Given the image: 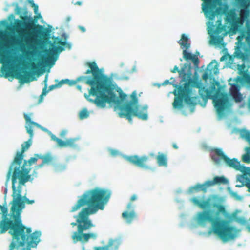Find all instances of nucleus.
Masks as SVG:
<instances>
[{
    "label": "nucleus",
    "instance_id": "obj_1",
    "mask_svg": "<svg viewBox=\"0 0 250 250\" xmlns=\"http://www.w3.org/2000/svg\"><path fill=\"white\" fill-rule=\"evenodd\" d=\"M110 196L111 192L109 190L96 188L86 191L72 208L70 211L73 212L84 206H88V207L83 208L78 215L74 217L76 219V222L71 223L73 227L77 226V231L74 232L71 237L74 243L79 241L85 243L90 238H96V234L84 233L83 231L93 226L89 219V216L96 213L99 210H103Z\"/></svg>",
    "mask_w": 250,
    "mask_h": 250
},
{
    "label": "nucleus",
    "instance_id": "obj_2",
    "mask_svg": "<svg viewBox=\"0 0 250 250\" xmlns=\"http://www.w3.org/2000/svg\"><path fill=\"white\" fill-rule=\"evenodd\" d=\"M86 65L89 69L85 73L92 74V78L81 76L78 80L86 79V84L91 86L89 94L85 95L89 101L100 108H104L107 103L120 105L126 101L127 95L121 88L115 89L113 87L110 78L103 74L95 62H87Z\"/></svg>",
    "mask_w": 250,
    "mask_h": 250
},
{
    "label": "nucleus",
    "instance_id": "obj_3",
    "mask_svg": "<svg viewBox=\"0 0 250 250\" xmlns=\"http://www.w3.org/2000/svg\"><path fill=\"white\" fill-rule=\"evenodd\" d=\"M13 192V190H12ZM13 200L11 208L10 218L6 216L8 209L6 206L0 205V209L4 216L0 223L1 233L9 231L8 233L12 236V242L10 244V250L16 247H23L27 244L28 249L36 247L40 241L41 233L40 231H35L32 233L30 228L26 227L22 223L21 213L22 209H16L14 212L12 210L14 204V197L12 193Z\"/></svg>",
    "mask_w": 250,
    "mask_h": 250
},
{
    "label": "nucleus",
    "instance_id": "obj_4",
    "mask_svg": "<svg viewBox=\"0 0 250 250\" xmlns=\"http://www.w3.org/2000/svg\"><path fill=\"white\" fill-rule=\"evenodd\" d=\"M40 154H35L33 157L30 158L28 160H24L21 167L22 162L13 161L9 167L7 177L11 175L12 189L13 190L14 197V204L12 210L13 211L19 210L18 212L24 207V204L21 201L22 187L26 182H32L34 179L37 177L38 173L34 170L31 174H29L31 168L27 167L37 163L38 159H40Z\"/></svg>",
    "mask_w": 250,
    "mask_h": 250
},
{
    "label": "nucleus",
    "instance_id": "obj_5",
    "mask_svg": "<svg viewBox=\"0 0 250 250\" xmlns=\"http://www.w3.org/2000/svg\"><path fill=\"white\" fill-rule=\"evenodd\" d=\"M196 221L202 226H205L207 222L211 223L213 232L223 240L232 239L236 236L237 231L235 227L229 226L227 220L212 216L209 210L198 212Z\"/></svg>",
    "mask_w": 250,
    "mask_h": 250
},
{
    "label": "nucleus",
    "instance_id": "obj_6",
    "mask_svg": "<svg viewBox=\"0 0 250 250\" xmlns=\"http://www.w3.org/2000/svg\"><path fill=\"white\" fill-rule=\"evenodd\" d=\"M21 20L16 21V32L18 33L20 39H16L15 37H11V40L13 43L20 46L21 49L25 48V45L29 47L34 40V35L31 31L35 29L36 26L34 21L27 16H21Z\"/></svg>",
    "mask_w": 250,
    "mask_h": 250
},
{
    "label": "nucleus",
    "instance_id": "obj_7",
    "mask_svg": "<svg viewBox=\"0 0 250 250\" xmlns=\"http://www.w3.org/2000/svg\"><path fill=\"white\" fill-rule=\"evenodd\" d=\"M130 97L131 101L120 106L119 117L125 118L130 123H132L133 116L137 117L142 120H146L148 119L147 106L141 107L138 104V98L136 91H133Z\"/></svg>",
    "mask_w": 250,
    "mask_h": 250
},
{
    "label": "nucleus",
    "instance_id": "obj_8",
    "mask_svg": "<svg viewBox=\"0 0 250 250\" xmlns=\"http://www.w3.org/2000/svg\"><path fill=\"white\" fill-rule=\"evenodd\" d=\"M212 152L213 154L211 155V158L216 164H219L221 160H223L228 166L243 173V175H240L238 178L239 181H241V179L245 178L246 176L250 175V168L241 166L237 159H230L226 156L222 150L219 148L214 149Z\"/></svg>",
    "mask_w": 250,
    "mask_h": 250
},
{
    "label": "nucleus",
    "instance_id": "obj_9",
    "mask_svg": "<svg viewBox=\"0 0 250 250\" xmlns=\"http://www.w3.org/2000/svg\"><path fill=\"white\" fill-rule=\"evenodd\" d=\"M192 92L191 89L189 87V83H184L183 86H179L178 87L177 93L175 90L173 93L177 95L173 103V106L174 108H181L183 106V101L188 105H195L196 97H191Z\"/></svg>",
    "mask_w": 250,
    "mask_h": 250
},
{
    "label": "nucleus",
    "instance_id": "obj_10",
    "mask_svg": "<svg viewBox=\"0 0 250 250\" xmlns=\"http://www.w3.org/2000/svg\"><path fill=\"white\" fill-rule=\"evenodd\" d=\"M24 117L27 125L25 126V128L27 132L30 135V138L26 142H24L21 144V149L20 152H17L16 156L13 161L16 162H22L24 158V153L32 145V139L33 136V127L35 126L39 128H41V125L36 122L31 121L30 116L27 114H24Z\"/></svg>",
    "mask_w": 250,
    "mask_h": 250
},
{
    "label": "nucleus",
    "instance_id": "obj_11",
    "mask_svg": "<svg viewBox=\"0 0 250 250\" xmlns=\"http://www.w3.org/2000/svg\"><path fill=\"white\" fill-rule=\"evenodd\" d=\"M190 73L188 74V77L187 78V80L184 81L186 82L185 83H189V87H190L191 85L193 87L198 88L199 95L204 100L212 98L213 97V91L215 89V86H211V89L207 88L205 86H202L201 82L191 79L190 78ZM190 88L191 89V88Z\"/></svg>",
    "mask_w": 250,
    "mask_h": 250
},
{
    "label": "nucleus",
    "instance_id": "obj_12",
    "mask_svg": "<svg viewBox=\"0 0 250 250\" xmlns=\"http://www.w3.org/2000/svg\"><path fill=\"white\" fill-rule=\"evenodd\" d=\"M190 201L202 209L210 208L211 206L216 208L217 209L216 215H218L220 213L225 215L227 213L224 205L217 203L211 204L210 198H208L206 200H201L197 197H193L190 199Z\"/></svg>",
    "mask_w": 250,
    "mask_h": 250
},
{
    "label": "nucleus",
    "instance_id": "obj_13",
    "mask_svg": "<svg viewBox=\"0 0 250 250\" xmlns=\"http://www.w3.org/2000/svg\"><path fill=\"white\" fill-rule=\"evenodd\" d=\"M126 160L139 167L145 169H153L152 167L146 165V164L151 161L149 156H143L140 157L137 155H133L127 157Z\"/></svg>",
    "mask_w": 250,
    "mask_h": 250
},
{
    "label": "nucleus",
    "instance_id": "obj_14",
    "mask_svg": "<svg viewBox=\"0 0 250 250\" xmlns=\"http://www.w3.org/2000/svg\"><path fill=\"white\" fill-rule=\"evenodd\" d=\"M214 106L219 114H222L227 107L229 103L227 94L221 93L220 95L216 96L213 99Z\"/></svg>",
    "mask_w": 250,
    "mask_h": 250
},
{
    "label": "nucleus",
    "instance_id": "obj_15",
    "mask_svg": "<svg viewBox=\"0 0 250 250\" xmlns=\"http://www.w3.org/2000/svg\"><path fill=\"white\" fill-rule=\"evenodd\" d=\"M235 1L243 8L240 10V17L246 20L249 17L250 14V10L247 8L250 4V0H235Z\"/></svg>",
    "mask_w": 250,
    "mask_h": 250
},
{
    "label": "nucleus",
    "instance_id": "obj_16",
    "mask_svg": "<svg viewBox=\"0 0 250 250\" xmlns=\"http://www.w3.org/2000/svg\"><path fill=\"white\" fill-rule=\"evenodd\" d=\"M64 48L63 46H53L48 50H45V53L47 55V60L48 61L53 60L56 61V59L54 58V56H57L58 54L63 51Z\"/></svg>",
    "mask_w": 250,
    "mask_h": 250
},
{
    "label": "nucleus",
    "instance_id": "obj_17",
    "mask_svg": "<svg viewBox=\"0 0 250 250\" xmlns=\"http://www.w3.org/2000/svg\"><path fill=\"white\" fill-rule=\"evenodd\" d=\"M23 74L21 73H17L16 74V77L19 80L21 83H24L33 80V79H30L32 74L30 71L25 70L23 71Z\"/></svg>",
    "mask_w": 250,
    "mask_h": 250
},
{
    "label": "nucleus",
    "instance_id": "obj_18",
    "mask_svg": "<svg viewBox=\"0 0 250 250\" xmlns=\"http://www.w3.org/2000/svg\"><path fill=\"white\" fill-rule=\"evenodd\" d=\"M122 244V240L120 238L109 239L106 246L109 250H118L119 247Z\"/></svg>",
    "mask_w": 250,
    "mask_h": 250
},
{
    "label": "nucleus",
    "instance_id": "obj_19",
    "mask_svg": "<svg viewBox=\"0 0 250 250\" xmlns=\"http://www.w3.org/2000/svg\"><path fill=\"white\" fill-rule=\"evenodd\" d=\"M225 21L227 23H229L231 26L236 20L237 15L234 9H230L225 14Z\"/></svg>",
    "mask_w": 250,
    "mask_h": 250
},
{
    "label": "nucleus",
    "instance_id": "obj_20",
    "mask_svg": "<svg viewBox=\"0 0 250 250\" xmlns=\"http://www.w3.org/2000/svg\"><path fill=\"white\" fill-rule=\"evenodd\" d=\"M188 66V65L187 64H185L184 66L181 68L180 70L179 69L178 67L175 65L173 69L171 70L172 73H175L178 72L179 73L180 77L182 78V81L184 82L186 81V78L188 77V74L186 72V68Z\"/></svg>",
    "mask_w": 250,
    "mask_h": 250
},
{
    "label": "nucleus",
    "instance_id": "obj_21",
    "mask_svg": "<svg viewBox=\"0 0 250 250\" xmlns=\"http://www.w3.org/2000/svg\"><path fill=\"white\" fill-rule=\"evenodd\" d=\"M238 86L234 84L231 85L229 89V94L232 96L236 102H240L242 100L241 95L238 93Z\"/></svg>",
    "mask_w": 250,
    "mask_h": 250
},
{
    "label": "nucleus",
    "instance_id": "obj_22",
    "mask_svg": "<svg viewBox=\"0 0 250 250\" xmlns=\"http://www.w3.org/2000/svg\"><path fill=\"white\" fill-rule=\"evenodd\" d=\"M178 43L183 49H188L190 46L188 38L185 34L182 35L181 39L178 41Z\"/></svg>",
    "mask_w": 250,
    "mask_h": 250
},
{
    "label": "nucleus",
    "instance_id": "obj_23",
    "mask_svg": "<svg viewBox=\"0 0 250 250\" xmlns=\"http://www.w3.org/2000/svg\"><path fill=\"white\" fill-rule=\"evenodd\" d=\"M122 217L128 223H131L136 217V214L134 210L130 211H125L122 214Z\"/></svg>",
    "mask_w": 250,
    "mask_h": 250
},
{
    "label": "nucleus",
    "instance_id": "obj_24",
    "mask_svg": "<svg viewBox=\"0 0 250 250\" xmlns=\"http://www.w3.org/2000/svg\"><path fill=\"white\" fill-rule=\"evenodd\" d=\"M157 162L159 166L167 167V157L165 154L159 152L156 156Z\"/></svg>",
    "mask_w": 250,
    "mask_h": 250
},
{
    "label": "nucleus",
    "instance_id": "obj_25",
    "mask_svg": "<svg viewBox=\"0 0 250 250\" xmlns=\"http://www.w3.org/2000/svg\"><path fill=\"white\" fill-rule=\"evenodd\" d=\"M228 182L227 179L224 176H215L212 181H207V184L210 186H213L216 184H226Z\"/></svg>",
    "mask_w": 250,
    "mask_h": 250
},
{
    "label": "nucleus",
    "instance_id": "obj_26",
    "mask_svg": "<svg viewBox=\"0 0 250 250\" xmlns=\"http://www.w3.org/2000/svg\"><path fill=\"white\" fill-rule=\"evenodd\" d=\"M209 187H210V186L208 185V184H207V181H206L203 184H196L194 187H192L191 188L190 191L191 192H193L194 190L202 191L204 192H206L207 191V188Z\"/></svg>",
    "mask_w": 250,
    "mask_h": 250
},
{
    "label": "nucleus",
    "instance_id": "obj_27",
    "mask_svg": "<svg viewBox=\"0 0 250 250\" xmlns=\"http://www.w3.org/2000/svg\"><path fill=\"white\" fill-rule=\"evenodd\" d=\"M245 19L241 17H237L234 22H233L231 27L234 32L238 30L239 27H241L244 24Z\"/></svg>",
    "mask_w": 250,
    "mask_h": 250
},
{
    "label": "nucleus",
    "instance_id": "obj_28",
    "mask_svg": "<svg viewBox=\"0 0 250 250\" xmlns=\"http://www.w3.org/2000/svg\"><path fill=\"white\" fill-rule=\"evenodd\" d=\"M79 139L78 138H69L66 140L67 147L72 148H77L79 145L77 143Z\"/></svg>",
    "mask_w": 250,
    "mask_h": 250
},
{
    "label": "nucleus",
    "instance_id": "obj_29",
    "mask_svg": "<svg viewBox=\"0 0 250 250\" xmlns=\"http://www.w3.org/2000/svg\"><path fill=\"white\" fill-rule=\"evenodd\" d=\"M50 137L51 138V140L55 141L57 143V145L59 147L62 148L67 147L66 140L63 141L60 139H59L55 135L53 134H52L50 135Z\"/></svg>",
    "mask_w": 250,
    "mask_h": 250
},
{
    "label": "nucleus",
    "instance_id": "obj_30",
    "mask_svg": "<svg viewBox=\"0 0 250 250\" xmlns=\"http://www.w3.org/2000/svg\"><path fill=\"white\" fill-rule=\"evenodd\" d=\"M240 137L248 143H250V131L243 129L239 131Z\"/></svg>",
    "mask_w": 250,
    "mask_h": 250
},
{
    "label": "nucleus",
    "instance_id": "obj_31",
    "mask_svg": "<svg viewBox=\"0 0 250 250\" xmlns=\"http://www.w3.org/2000/svg\"><path fill=\"white\" fill-rule=\"evenodd\" d=\"M64 84H67L69 85H73L76 84V81H71L69 79H64L60 81L58 83H56L57 87H60Z\"/></svg>",
    "mask_w": 250,
    "mask_h": 250
},
{
    "label": "nucleus",
    "instance_id": "obj_32",
    "mask_svg": "<svg viewBox=\"0 0 250 250\" xmlns=\"http://www.w3.org/2000/svg\"><path fill=\"white\" fill-rule=\"evenodd\" d=\"M40 156L41 157L40 159H42V161L45 164H49L53 160L52 157L49 154H47L45 155H42L40 154Z\"/></svg>",
    "mask_w": 250,
    "mask_h": 250
},
{
    "label": "nucleus",
    "instance_id": "obj_33",
    "mask_svg": "<svg viewBox=\"0 0 250 250\" xmlns=\"http://www.w3.org/2000/svg\"><path fill=\"white\" fill-rule=\"evenodd\" d=\"M88 116L89 112L86 109L82 110L79 113V118L81 120L87 118Z\"/></svg>",
    "mask_w": 250,
    "mask_h": 250
},
{
    "label": "nucleus",
    "instance_id": "obj_34",
    "mask_svg": "<svg viewBox=\"0 0 250 250\" xmlns=\"http://www.w3.org/2000/svg\"><path fill=\"white\" fill-rule=\"evenodd\" d=\"M186 50L187 49H185L183 51V58L186 60H191L194 55H192L191 53L188 52Z\"/></svg>",
    "mask_w": 250,
    "mask_h": 250
},
{
    "label": "nucleus",
    "instance_id": "obj_35",
    "mask_svg": "<svg viewBox=\"0 0 250 250\" xmlns=\"http://www.w3.org/2000/svg\"><path fill=\"white\" fill-rule=\"evenodd\" d=\"M241 182H245V185L248 188V190L250 192V175H248V176H246L245 178H244L243 179H241Z\"/></svg>",
    "mask_w": 250,
    "mask_h": 250
},
{
    "label": "nucleus",
    "instance_id": "obj_36",
    "mask_svg": "<svg viewBox=\"0 0 250 250\" xmlns=\"http://www.w3.org/2000/svg\"><path fill=\"white\" fill-rule=\"evenodd\" d=\"M246 68L245 65L244 64H243L242 65H238V70L239 71V74L241 76L244 75V73H247V71L245 70Z\"/></svg>",
    "mask_w": 250,
    "mask_h": 250
},
{
    "label": "nucleus",
    "instance_id": "obj_37",
    "mask_svg": "<svg viewBox=\"0 0 250 250\" xmlns=\"http://www.w3.org/2000/svg\"><path fill=\"white\" fill-rule=\"evenodd\" d=\"M47 80H48V76L46 75V76H45V78L44 79V80L43 81L44 83L45 86H44V87L43 89V91L42 92V94L40 95V102L42 101V96L43 95H45L46 93H47L46 88H47Z\"/></svg>",
    "mask_w": 250,
    "mask_h": 250
},
{
    "label": "nucleus",
    "instance_id": "obj_38",
    "mask_svg": "<svg viewBox=\"0 0 250 250\" xmlns=\"http://www.w3.org/2000/svg\"><path fill=\"white\" fill-rule=\"evenodd\" d=\"M244 74V75L242 76L243 81L250 86V75L247 73Z\"/></svg>",
    "mask_w": 250,
    "mask_h": 250
},
{
    "label": "nucleus",
    "instance_id": "obj_39",
    "mask_svg": "<svg viewBox=\"0 0 250 250\" xmlns=\"http://www.w3.org/2000/svg\"><path fill=\"white\" fill-rule=\"evenodd\" d=\"M242 161L248 164L250 163V155L248 153L244 154L242 156Z\"/></svg>",
    "mask_w": 250,
    "mask_h": 250
},
{
    "label": "nucleus",
    "instance_id": "obj_40",
    "mask_svg": "<svg viewBox=\"0 0 250 250\" xmlns=\"http://www.w3.org/2000/svg\"><path fill=\"white\" fill-rule=\"evenodd\" d=\"M58 44L63 46H66L69 49L71 48V45L69 43H68L65 41H62V40H59L57 42Z\"/></svg>",
    "mask_w": 250,
    "mask_h": 250
},
{
    "label": "nucleus",
    "instance_id": "obj_41",
    "mask_svg": "<svg viewBox=\"0 0 250 250\" xmlns=\"http://www.w3.org/2000/svg\"><path fill=\"white\" fill-rule=\"evenodd\" d=\"M21 201L23 202V204H24V203H26L28 204H32L35 202L34 200H29L25 197H24V200H23L21 194ZM24 207H25V204H24V207L22 208V209H23L24 208Z\"/></svg>",
    "mask_w": 250,
    "mask_h": 250
},
{
    "label": "nucleus",
    "instance_id": "obj_42",
    "mask_svg": "<svg viewBox=\"0 0 250 250\" xmlns=\"http://www.w3.org/2000/svg\"><path fill=\"white\" fill-rule=\"evenodd\" d=\"M194 65L198 66L199 64V58L195 55H193L192 59H191Z\"/></svg>",
    "mask_w": 250,
    "mask_h": 250
},
{
    "label": "nucleus",
    "instance_id": "obj_43",
    "mask_svg": "<svg viewBox=\"0 0 250 250\" xmlns=\"http://www.w3.org/2000/svg\"><path fill=\"white\" fill-rule=\"evenodd\" d=\"M237 56L243 60L245 59L247 56L248 55L246 54L245 53H243L241 52H240L238 53Z\"/></svg>",
    "mask_w": 250,
    "mask_h": 250
},
{
    "label": "nucleus",
    "instance_id": "obj_44",
    "mask_svg": "<svg viewBox=\"0 0 250 250\" xmlns=\"http://www.w3.org/2000/svg\"><path fill=\"white\" fill-rule=\"evenodd\" d=\"M94 250H109V249L106 246L103 247H95L94 248Z\"/></svg>",
    "mask_w": 250,
    "mask_h": 250
},
{
    "label": "nucleus",
    "instance_id": "obj_45",
    "mask_svg": "<svg viewBox=\"0 0 250 250\" xmlns=\"http://www.w3.org/2000/svg\"><path fill=\"white\" fill-rule=\"evenodd\" d=\"M210 73H213L214 74H216V73H218V65L217 64H216L214 68H213V70H212V69H210Z\"/></svg>",
    "mask_w": 250,
    "mask_h": 250
},
{
    "label": "nucleus",
    "instance_id": "obj_46",
    "mask_svg": "<svg viewBox=\"0 0 250 250\" xmlns=\"http://www.w3.org/2000/svg\"><path fill=\"white\" fill-rule=\"evenodd\" d=\"M45 165V164L44 163H43V162L42 161V163H41L40 164L38 165L35 167V169L34 170H35V171H36V170H37L39 168H42Z\"/></svg>",
    "mask_w": 250,
    "mask_h": 250
},
{
    "label": "nucleus",
    "instance_id": "obj_47",
    "mask_svg": "<svg viewBox=\"0 0 250 250\" xmlns=\"http://www.w3.org/2000/svg\"><path fill=\"white\" fill-rule=\"evenodd\" d=\"M247 27H248V25H247ZM247 34H248V36L246 38V40L249 43V42H250V28H248Z\"/></svg>",
    "mask_w": 250,
    "mask_h": 250
},
{
    "label": "nucleus",
    "instance_id": "obj_48",
    "mask_svg": "<svg viewBox=\"0 0 250 250\" xmlns=\"http://www.w3.org/2000/svg\"><path fill=\"white\" fill-rule=\"evenodd\" d=\"M0 56L1 57V62L2 63H4L6 62V61L5 60V58H7V56L4 54L0 53Z\"/></svg>",
    "mask_w": 250,
    "mask_h": 250
},
{
    "label": "nucleus",
    "instance_id": "obj_49",
    "mask_svg": "<svg viewBox=\"0 0 250 250\" xmlns=\"http://www.w3.org/2000/svg\"><path fill=\"white\" fill-rule=\"evenodd\" d=\"M0 56L1 57V62L2 63H4L6 62V61L5 60V58H7V56L4 54L0 53Z\"/></svg>",
    "mask_w": 250,
    "mask_h": 250
},
{
    "label": "nucleus",
    "instance_id": "obj_50",
    "mask_svg": "<svg viewBox=\"0 0 250 250\" xmlns=\"http://www.w3.org/2000/svg\"><path fill=\"white\" fill-rule=\"evenodd\" d=\"M32 7L34 8V12L35 14H37L38 11V6L36 4L33 5Z\"/></svg>",
    "mask_w": 250,
    "mask_h": 250
},
{
    "label": "nucleus",
    "instance_id": "obj_51",
    "mask_svg": "<svg viewBox=\"0 0 250 250\" xmlns=\"http://www.w3.org/2000/svg\"><path fill=\"white\" fill-rule=\"evenodd\" d=\"M57 85H56V84H55L51 85L49 86V88H48V90L49 91H51V90H53L55 88L57 87Z\"/></svg>",
    "mask_w": 250,
    "mask_h": 250
},
{
    "label": "nucleus",
    "instance_id": "obj_52",
    "mask_svg": "<svg viewBox=\"0 0 250 250\" xmlns=\"http://www.w3.org/2000/svg\"><path fill=\"white\" fill-rule=\"evenodd\" d=\"M78 28L83 33L85 32L86 31L85 27L83 26H81V25L78 26Z\"/></svg>",
    "mask_w": 250,
    "mask_h": 250
},
{
    "label": "nucleus",
    "instance_id": "obj_53",
    "mask_svg": "<svg viewBox=\"0 0 250 250\" xmlns=\"http://www.w3.org/2000/svg\"><path fill=\"white\" fill-rule=\"evenodd\" d=\"M30 65L32 69H36L37 68V65L34 62L31 63Z\"/></svg>",
    "mask_w": 250,
    "mask_h": 250
},
{
    "label": "nucleus",
    "instance_id": "obj_54",
    "mask_svg": "<svg viewBox=\"0 0 250 250\" xmlns=\"http://www.w3.org/2000/svg\"><path fill=\"white\" fill-rule=\"evenodd\" d=\"M244 37V35H240L237 37V39L238 41L239 42H240L242 41Z\"/></svg>",
    "mask_w": 250,
    "mask_h": 250
},
{
    "label": "nucleus",
    "instance_id": "obj_55",
    "mask_svg": "<svg viewBox=\"0 0 250 250\" xmlns=\"http://www.w3.org/2000/svg\"><path fill=\"white\" fill-rule=\"evenodd\" d=\"M137 199V196L135 194L133 195L131 198H130V201L132 202L134 200H135Z\"/></svg>",
    "mask_w": 250,
    "mask_h": 250
},
{
    "label": "nucleus",
    "instance_id": "obj_56",
    "mask_svg": "<svg viewBox=\"0 0 250 250\" xmlns=\"http://www.w3.org/2000/svg\"><path fill=\"white\" fill-rule=\"evenodd\" d=\"M132 208V204L131 203H129L128 205H127V209L128 210H129L131 209V208Z\"/></svg>",
    "mask_w": 250,
    "mask_h": 250
},
{
    "label": "nucleus",
    "instance_id": "obj_57",
    "mask_svg": "<svg viewBox=\"0 0 250 250\" xmlns=\"http://www.w3.org/2000/svg\"><path fill=\"white\" fill-rule=\"evenodd\" d=\"M208 78V75L207 73H205V74H204V75H203V79L206 80H207Z\"/></svg>",
    "mask_w": 250,
    "mask_h": 250
},
{
    "label": "nucleus",
    "instance_id": "obj_58",
    "mask_svg": "<svg viewBox=\"0 0 250 250\" xmlns=\"http://www.w3.org/2000/svg\"><path fill=\"white\" fill-rule=\"evenodd\" d=\"M66 131L65 130H63L61 132L60 135L61 136L63 137L66 134Z\"/></svg>",
    "mask_w": 250,
    "mask_h": 250
},
{
    "label": "nucleus",
    "instance_id": "obj_59",
    "mask_svg": "<svg viewBox=\"0 0 250 250\" xmlns=\"http://www.w3.org/2000/svg\"><path fill=\"white\" fill-rule=\"evenodd\" d=\"M28 2L30 4L31 6L32 7L33 5H35L34 1L33 0H29Z\"/></svg>",
    "mask_w": 250,
    "mask_h": 250
},
{
    "label": "nucleus",
    "instance_id": "obj_60",
    "mask_svg": "<svg viewBox=\"0 0 250 250\" xmlns=\"http://www.w3.org/2000/svg\"><path fill=\"white\" fill-rule=\"evenodd\" d=\"M169 83H170L169 82V80H166L164 81V83H163V84L164 85H166V84H168Z\"/></svg>",
    "mask_w": 250,
    "mask_h": 250
},
{
    "label": "nucleus",
    "instance_id": "obj_61",
    "mask_svg": "<svg viewBox=\"0 0 250 250\" xmlns=\"http://www.w3.org/2000/svg\"><path fill=\"white\" fill-rule=\"evenodd\" d=\"M172 146L175 149H177L178 148V147L177 145L176 144H175V143L172 144Z\"/></svg>",
    "mask_w": 250,
    "mask_h": 250
},
{
    "label": "nucleus",
    "instance_id": "obj_62",
    "mask_svg": "<svg viewBox=\"0 0 250 250\" xmlns=\"http://www.w3.org/2000/svg\"><path fill=\"white\" fill-rule=\"evenodd\" d=\"M71 20V17H67L66 19V22L67 23H68Z\"/></svg>",
    "mask_w": 250,
    "mask_h": 250
},
{
    "label": "nucleus",
    "instance_id": "obj_63",
    "mask_svg": "<svg viewBox=\"0 0 250 250\" xmlns=\"http://www.w3.org/2000/svg\"><path fill=\"white\" fill-rule=\"evenodd\" d=\"M117 151H112L111 152V154L113 155H115L116 154H117Z\"/></svg>",
    "mask_w": 250,
    "mask_h": 250
},
{
    "label": "nucleus",
    "instance_id": "obj_64",
    "mask_svg": "<svg viewBox=\"0 0 250 250\" xmlns=\"http://www.w3.org/2000/svg\"><path fill=\"white\" fill-rule=\"evenodd\" d=\"M75 5H81L82 4V2L81 1H77L75 3Z\"/></svg>",
    "mask_w": 250,
    "mask_h": 250
}]
</instances>
